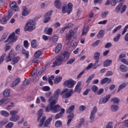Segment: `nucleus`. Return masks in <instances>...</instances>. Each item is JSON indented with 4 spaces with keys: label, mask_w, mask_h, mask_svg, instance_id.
<instances>
[{
    "label": "nucleus",
    "mask_w": 128,
    "mask_h": 128,
    "mask_svg": "<svg viewBox=\"0 0 128 128\" xmlns=\"http://www.w3.org/2000/svg\"><path fill=\"white\" fill-rule=\"evenodd\" d=\"M18 37L16 36V32H13L10 34L8 38L4 42H8L5 46V52H6L10 48V46L12 44V42H16L18 40ZM9 40L10 41L8 42Z\"/></svg>",
    "instance_id": "nucleus-1"
},
{
    "label": "nucleus",
    "mask_w": 128,
    "mask_h": 128,
    "mask_svg": "<svg viewBox=\"0 0 128 128\" xmlns=\"http://www.w3.org/2000/svg\"><path fill=\"white\" fill-rule=\"evenodd\" d=\"M74 94V90L71 89L68 92V88H66L60 92L63 98H68Z\"/></svg>",
    "instance_id": "nucleus-2"
},
{
    "label": "nucleus",
    "mask_w": 128,
    "mask_h": 128,
    "mask_svg": "<svg viewBox=\"0 0 128 128\" xmlns=\"http://www.w3.org/2000/svg\"><path fill=\"white\" fill-rule=\"evenodd\" d=\"M36 22L33 20H30L26 23L25 26L24 30H28V32H32L36 28Z\"/></svg>",
    "instance_id": "nucleus-3"
},
{
    "label": "nucleus",
    "mask_w": 128,
    "mask_h": 128,
    "mask_svg": "<svg viewBox=\"0 0 128 128\" xmlns=\"http://www.w3.org/2000/svg\"><path fill=\"white\" fill-rule=\"evenodd\" d=\"M43 110L42 109H40L38 111V122H40V124H38V126H39L40 128L41 126H42V124H44V120H46V116H43L42 118V120H40V118H42V113Z\"/></svg>",
    "instance_id": "nucleus-4"
},
{
    "label": "nucleus",
    "mask_w": 128,
    "mask_h": 128,
    "mask_svg": "<svg viewBox=\"0 0 128 128\" xmlns=\"http://www.w3.org/2000/svg\"><path fill=\"white\" fill-rule=\"evenodd\" d=\"M123 5L124 4L120 3L118 6H117L114 9L115 12L118 14V12H120L121 14H124V12H126V5Z\"/></svg>",
    "instance_id": "nucleus-5"
},
{
    "label": "nucleus",
    "mask_w": 128,
    "mask_h": 128,
    "mask_svg": "<svg viewBox=\"0 0 128 128\" xmlns=\"http://www.w3.org/2000/svg\"><path fill=\"white\" fill-rule=\"evenodd\" d=\"M64 60L61 55L56 56V61L53 62V65L52 66V68H54V66H62Z\"/></svg>",
    "instance_id": "nucleus-6"
},
{
    "label": "nucleus",
    "mask_w": 128,
    "mask_h": 128,
    "mask_svg": "<svg viewBox=\"0 0 128 128\" xmlns=\"http://www.w3.org/2000/svg\"><path fill=\"white\" fill-rule=\"evenodd\" d=\"M71 2H69L67 4V6H64L62 8V14H70L72 12V6H73Z\"/></svg>",
    "instance_id": "nucleus-7"
},
{
    "label": "nucleus",
    "mask_w": 128,
    "mask_h": 128,
    "mask_svg": "<svg viewBox=\"0 0 128 128\" xmlns=\"http://www.w3.org/2000/svg\"><path fill=\"white\" fill-rule=\"evenodd\" d=\"M76 84V81L72 80V79L65 80L63 84L64 86H67L69 88H72L74 86V84Z\"/></svg>",
    "instance_id": "nucleus-8"
},
{
    "label": "nucleus",
    "mask_w": 128,
    "mask_h": 128,
    "mask_svg": "<svg viewBox=\"0 0 128 128\" xmlns=\"http://www.w3.org/2000/svg\"><path fill=\"white\" fill-rule=\"evenodd\" d=\"M52 10H50L47 13L45 14L44 16V24H46L50 20V16H52Z\"/></svg>",
    "instance_id": "nucleus-9"
},
{
    "label": "nucleus",
    "mask_w": 128,
    "mask_h": 128,
    "mask_svg": "<svg viewBox=\"0 0 128 128\" xmlns=\"http://www.w3.org/2000/svg\"><path fill=\"white\" fill-rule=\"evenodd\" d=\"M16 52L14 50H12L8 54V56L6 57V60L7 62H10L14 58H16Z\"/></svg>",
    "instance_id": "nucleus-10"
},
{
    "label": "nucleus",
    "mask_w": 128,
    "mask_h": 128,
    "mask_svg": "<svg viewBox=\"0 0 128 128\" xmlns=\"http://www.w3.org/2000/svg\"><path fill=\"white\" fill-rule=\"evenodd\" d=\"M98 112V107L94 106L91 112V114L90 117V122H92L94 120V118H96V112Z\"/></svg>",
    "instance_id": "nucleus-11"
},
{
    "label": "nucleus",
    "mask_w": 128,
    "mask_h": 128,
    "mask_svg": "<svg viewBox=\"0 0 128 128\" xmlns=\"http://www.w3.org/2000/svg\"><path fill=\"white\" fill-rule=\"evenodd\" d=\"M110 98V94H108L104 97L102 99H100L99 101L100 104H106L108 102V100Z\"/></svg>",
    "instance_id": "nucleus-12"
},
{
    "label": "nucleus",
    "mask_w": 128,
    "mask_h": 128,
    "mask_svg": "<svg viewBox=\"0 0 128 128\" xmlns=\"http://www.w3.org/2000/svg\"><path fill=\"white\" fill-rule=\"evenodd\" d=\"M74 118V113H69V114L67 116V118H68L67 122V126H70V122H72V120Z\"/></svg>",
    "instance_id": "nucleus-13"
},
{
    "label": "nucleus",
    "mask_w": 128,
    "mask_h": 128,
    "mask_svg": "<svg viewBox=\"0 0 128 128\" xmlns=\"http://www.w3.org/2000/svg\"><path fill=\"white\" fill-rule=\"evenodd\" d=\"M61 109L62 108H60V106L58 104L52 106V112L56 114V112H58L60 111Z\"/></svg>",
    "instance_id": "nucleus-14"
},
{
    "label": "nucleus",
    "mask_w": 128,
    "mask_h": 128,
    "mask_svg": "<svg viewBox=\"0 0 128 128\" xmlns=\"http://www.w3.org/2000/svg\"><path fill=\"white\" fill-rule=\"evenodd\" d=\"M10 8L11 10H14V12H18V10H20V8L18 6H16V2H13L11 3Z\"/></svg>",
    "instance_id": "nucleus-15"
},
{
    "label": "nucleus",
    "mask_w": 128,
    "mask_h": 128,
    "mask_svg": "<svg viewBox=\"0 0 128 128\" xmlns=\"http://www.w3.org/2000/svg\"><path fill=\"white\" fill-rule=\"evenodd\" d=\"M64 60H68L70 58V54L68 51H66L61 54Z\"/></svg>",
    "instance_id": "nucleus-16"
},
{
    "label": "nucleus",
    "mask_w": 128,
    "mask_h": 128,
    "mask_svg": "<svg viewBox=\"0 0 128 128\" xmlns=\"http://www.w3.org/2000/svg\"><path fill=\"white\" fill-rule=\"evenodd\" d=\"M112 81V79L109 78L108 77H106L100 80V84H110Z\"/></svg>",
    "instance_id": "nucleus-17"
},
{
    "label": "nucleus",
    "mask_w": 128,
    "mask_h": 128,
    "mask_svg": "<svg viewBox=\"0 0 128 128\" xmlns=\"http://www.w3.org/2000/svg\"><path fill=\"white\" fill-rule=\"evenodd\" d=\"M81 86H82V81L78 82L74 88L75 92H80V88Z\"/></svg>",
    "instance_id": "nucleus-18"
},
{
    "label": "nucleus",
    "mask_w": 128,
    "mask_h": 128,
    "mask_svg": "<svg viewBox=\"0 0 128 128\" xmlns=\"http://www.w3.org/2000/svg\"><path fill=\"white\" fill-rule=\"evenodd\" d=\"M30 14V10H28V9L26 7H24L22 12V16H26Z\"/></svg>",
    "instance_id": "nucleus-19"
},
{
    "label": "nucleus",
    "mask_w": 128,
    "mask_h": 128,
    "mask_svg": "<svg viewBox=\"0 0 128 128\" xmlns=\"http://www.w3.org/2000/svg\"><path fill=\"white\" fill-rule=\"evenodd\" d=\"M20 56L14 57L12 60L11 64H12V66H14L16 64H18V62H20Z\"/></svg>",
    "instance_id": "nucleus-20"
},
{
    "label": "nucleus",
    "mask_w": 128,
    "mask_h": 128,
    "mask_svg": "<svg viewBox=\"0 0 128 128\" xmlns=\"http://www.w3.org/2000/svg\"><path fill=\"white\" fill-rule=\"evenodd\" d=\"M62 44L60 43H58L55 48L54 52L56 54H58V52L62 50Z\"/></svg>",
    "instance_id": "nucleus-21"
},
{
    "label": "nucleus",
    "mask_w": 128,
    "mask_h": 128,
    "mask_svg": "<svg viewBox=\"0 0 128 128\" xmlns=\"http://www.w3.org/2000/svg\"><path fill=\"white\" fill-rule=\"evenodd\" d=\"M54 6L58 10H60L62 8V2L60 0H56L54 1Z\"/></svg>",
    "instance_id": "nucleus-22"
},
{
    "label": "nucleus",
    "mask_w": 128,
    "mask_h": 128,
    "mask_svg": "<svg viewBox=\"0 0 128 128\" xmlns=\"http://www.w3.org/2000/svg\"><path fill=\"white\" fill-rule=\"evenodd\" d=\"M74 108H76L74 105H72V106H69L66 110V114H74V112H74Z\"/></svg>",
    "instance_id": "nucleus-23"
},
{
    "label": "nucleus",
    "mask_w": 128,
    "mask_h": 128,
    "mask_svg": "<svg viewBox=\"0 0 128 128\" xmlns=\"http://www.w3.org/2000/svg\"><path fill=\"white\" fill-rule=\"evenodd\" d=\"M72 38V30L69 31V33H66V40H70Z\"/></svg>",
    "instance_id": "nucleus-24"
},
{
    "label": "nucleus",
    "mask_w": 128,
    "mask_h": 128,
    "mask_svg": "<svg viewBox=\"0 0 128 128\" xmlns=\"http://www.w3.org/2000/svg\"><path fill=\"white\" fill-rule=\"evenodd\" d=\"M20 117L18 115L14 116H12L10 118V120L11 122H18V120H20Z\"/></svg>",
    "instance_id": "nucleus-25"
},
{
    "label": "nucleus",
    "mask_w": 128,
    "mask_h": 128,
    "mask_svg": "<svg viewBox=\"0 0 128 128\" xmlns=\"http://www.w3.org/2000/svg\"><path fill=\"white\" fill-rule=\"evenodd\" d=\"M54 100V97H50V98L48 99V102H50V104H49L51 106H54L56 104V100Z\"/></svg>",
    "instance_id": "nucleus-26"
},
{
    "label": "nucleus",
    "mask_w": 128,
    "mask_h": 128,
    "mask_svg": "<svg viewBox=\"0 0 128 128\" xmlns=\"http://www.w3.org/2000/svg\"><path fill=\"white\" fill-rule=\"evenodd\" d=\"M112 60H106L104 62V68H108V66H110L112 64Z\"/></svg>",
    "instance_id": "nucleus-27"
},
{
    "label": "nucleus",
    "mask_w": 128,
    "mask_h": 128,
    "mask_svg": "<svg viewBox=\"0 0 128 128\" xmlns=\"http://www.w3.org/2000/svg\"><path fill=\"white\" fill-rule=\"evenodd\" d=\"M100 52H96L94 54V60L96 62L100 61Z\"/></svg>",
    "instance_id": "nucleus-28"
},
{
    "label": "nucleus",
    "mask_w": 128,
    "mask_h": 128,
    "mask_svg": "<svg viewBox=\"0 0 128 128\" xmlns=\"http://www.w3.org/2000/svg\"><path fill=\"white\" fill-rule=\"evenodd\" d=\"M88 32V26H84L83 28L82 36H86V34Z\"/></svg>",
    "instance_id": "nucleus-29"
},
{
    "label": "nucleus",
    "mask_w": 128,
    "mask_h": 128,
    "mask_svg": "<svg viewBox=\"0 0 128 128\" xmlns=\"http://www.w3.org/2000/svg\"><path fill=\"white\" fill-rule=\"evenodd\" d=\"M120 72H126L128 71V67L125 65L122 64L120 66Z\"/></svg>",
    "instance_id": "nucleus-30"
},
{
    "label": "nucleus",
    "mask_w": 128,
    "mask_h": 128,
    "mask_svg": "<svg viewBox=\"0 0 128 128\" xmlns=\"http://www.w3.org/2000/svg\"><path fill=\"white\" fill-rule=\"evenodd\" d=\"M44 32L46 34H52V28H46Z\"/></svg>",
    "instance_id": "nucleus-31"
},
{
    "label": "nucleus",
    "mask_w": 128,
    "mask_h": 128,
    "mask_svg": "<svg viewBox=\"0 0 128 128\" xmlns=\"http://www.w3.org/2000/svg\"><path fill=\"white\" fill-rule=\"evenodd\" d=\"M62 77L60 76H58L56 77L54 82L56 84H58L60 82H62Z\"/></svg>",
    "instance_id": "nucleus-32"
},
{
    "label": "nucleus",
    "mask_w": 128,
    "mask_h": 128,
    "mask_svg": "<svg viewBox=\"0 0 128 128\" xmlns=\"http://www.w3.org/2000/svg\"><path fill=\"white\" fill-rule=\"evenodd\" d=\"M104 30H100V31L98 32V34H97V38H102L104 36Z\"/></svg>",
    "instance_id": "nucleus-33"
},
{
    "label": "nucleus",
    "mask_w": 128,
    "mask_h": 128,
    "mask_svg": "<svg viewBox=\"0 0 128 128\" xmlns=\"http://www.w3.org/2000/svg\"><path fill=\"white\" fill-rule=\"evenodd\" d=\"M52 118L50 117V118H48L46 120V121L45 122L44 124V126L45 127L48 126V124H50V122H52Z\"/></svg>",
    "instance_id": "nucleus-34"
},
{
    "label": "nucleus",
    "mask_w": 128,
    "mask_h": 128,
    "mask_svg": "<svg viewBox=\"0 0 128 128\" xmlns=\"http://www.w3.org/2000/svg\"><path fill=\"white\" fill-rule=\"evenodd\" d=\"M22 54H24L26 58H28V56H30V52H28V51H26V50L22 49Z\"/></svg>",
    "instance_id": "nucleus-35"
},
{
    "label": "nucleus",
    "mask_w": 128,
    "mask_h": 128,
    "mask_svg": "<svg viewBox=\"0 0 128 128\" xmlns=\"http://www.w3.org/2000/svg\"><path fill=\"white\" fill-rule=\"evenodd\" d=\"M20 82V78H17L13 82L12 84V88H14V86H16V84H18Z\"/></svg>",
    "instance_id": "nucleus-36"
},
{
    "label": "nucleus",
    "mask_w": 128,
    "mask_h": 128,
    "mask_svg": "<svg viewBox=\"0 0 128 128\" xmlns=\"http://www.w3.org/2000/svg\"><path fill=\"white\" fill-rule=\"evenodd\" d=\"M10 90L8 89H6L4 92L3 96L4 98H8V96H10Z\"/></svg>",
    "instance_id": "nucleus-37"
},
{
    "label": "nucleus",
    "mask_w": 128,
    "mask_h": 128,
    "mask_svg": "<svg viewBox=\"0 0 128 128\" xmlns=\"http://www.w3.org/2000/svg\"><path fill=\"white\" fill-rule=\"evenodd\" d=\"M126 86H128V84L126 83H122V84H121L118 87L117 92H120V90H122V88H126Z\"/></svg>",
    "instance_id": "nucleus-38"
},
{
    "label": "nucleus",
    "mask_w": 128,
    "mask_h": 128,
    "mask_svg": "<svg viewBox=\"0 0 128 128\" xmlns=\"http://www.w3.org/2000/svg\"><path fill=\"white\" fill-rule=\"evenodd\" d=\"M54 79V76L52 75L49 78H48V82H49L50 86H52L54 84V82H52V80Z\"/></svg>",
    "instance_id": "nucleus-39"
},
{
    "label": "nucleus",
    "mask_w": 128,
    "mask_h": 128,
    "mask_svg": "<svg viewBox=\"0 0 128 128\" xmlns=\"http://www.w3.org/2000/svg\"><path fill=\"white\" fill-rule=\"evenodd\" d=\"M60 89H57L54 92V96L56 98H58V96H60Z\"/></svg>",
    "instance_id": "nucleus-40"
},
{
    "label": "nucleus",
    "mask_w": 128,
    "mask_h": 128,
    "mask_svg": "<svg viewBox=\"0 0 128 128\" xmlns=\"http://www.w3.org/2000/svg\"><path fill=\"white\" fill-rule=\"evenodd\" d=\"M9 100L10 99L8 98H2L0 100V106H2V104H8Z\"/></svg>",
    "instance_id": "nucleus-41"
},
{
    "label": "nucleus",
    "mask_w": 128,
    "mask_h": 128,
    "mask_svg": "<svg viewBox=\"0 0 128 128\" xmlns=\"http://www.w3.org/2000/svg\"><path fill=\"white\" fill-rule=\"evenodd\" d=\"M118 110V106L112 104L111 106V110H112V112H116V110Z\"/></svg>",
    "instance_id": "nucleus-42"
},
{
    "label": "nucleus",
    "mask_w": 128,
    "mask_h": 128,
    "mask_svg": "<svg viewBox=\"0 0 128 128\" xmlns=\"http://www.w3.org/2000/svg\"><path fill=\"white\" fill-rule=\"evenodd\" d=\"M94 78V74H93L88 78L86 84H90Z\"/></svg>",
    "instance_id": "nucleus-43"
},
{
    "label": "nucleus",
    "mask_w": 128,
    "mask_h": 128,
    "mask_svg": "<svg viewBox=\"0 0 128 128\" xmlns=\"http://www.w3.org/2000/svg\"><path fill=\"white\" fill-rule=\"evenodd\" d=\"M62 126V122L60 120H57L55 122L56 128H60Z\"/></svg>",
    "instance_id": "nucleus-44"
},
{
    "label": "nucleus",
    "mask_w": 128,
    "mask_h": 128,
    "mask_svg": "<svg viewBox=\"0 0 128 128\" xmlns=\"http://www.w3.org/2000/svg\"><path fill=\"white\" fill-rule=\"evenodd\" d=\"M0 114L2 116H10V113H8V112L2 110L0 111Z\"/></svg>",
    "instance_id": "nucleus-45"
},
{
    "label": "nucleus",
    "mask_w": 128,
    "mask_h": 128,
    "mask_svg": "<svg viewBox=\"0 0 128 128\" xmlns=\"http://www.w3.org/2000/svg\"><path fill=\"white\" fill-rule=\"evenodd\" d=\"M8 38V34L4 33L0 38V42H4V40H6Z\"/></svg>",
    "instance_id": "nucleus-46"
},
{
    "label": "nucleus",
    "mask_w": 128,
    "mask_h": 128,
    "mask_svg": "<svg viewBox=\"0 0 128 128\" xmlns=\"http://www.w3.org/2000/svg\"><path fill=\"white\" fill-rule=\"evenodd\" d=\"M91 90L94 92H97L98 90V86L96 85H93L91 87Z\"/></svg>",
    "instance_id": "nucleus-47"
},
{
    "label": "nucleus",
    "mask_w": 128,
    "mask_h": 128,
    "mask_svg": "<svg viewBox=\"0 0 128 128\" xmlns=\"http://www.w3.org/2000/svg\"><path fill=\"white\" fill-rule=\"evenodd\" d=\"M42 55V52L40 51H37L34 54V57L36 58H38L40 56Z\"/></svg>",
    "instance_id": "nucleus-48"
},
{
    "label": "nucleus",
    "mask_w": 128,
    "mask_h": 128,
    "mask_svg": "<svg viewBox=\"0 0 128 128\" xmlns=\"http://www.w3.org/2000/svg\"><path fill=\"white\" fill-rule=\"evenodd\" d=\"M50 110L52 112V106L49 104L46 108V112H50Z\"/></svg>",
    "instance_id": "nucleus-49"
},
{
    "label": "nucleus",
    "mask_w": 128,
    "mask_h": 128,
    "mask_svg": "<svg viewBox=\"0 0 128 128\" xmlns=\"http://www.w3.org/2000/svg\"><path fill=\"white\" fill-rule=\"evenodd\" d=\"M8 20V17H6V16L1 20V24H6Z\"/></svg>",
    "instance_id": "nucleus-50"
},
{
    "label": "nucleus",
    "mask_w": 128,
    "mask_h": 128,
    "mask_svg": "<svg viewBox=\"0 0 128 128\" xmlns=\"http://www.w3.org/2000/svg\"><path fill=\"white\" fill-rule=\"evenodd\" d=\"M122 28V25H119L117 27L115 28L113 30H112V34H116L118 30H120Z\"/></svg>",
    "instance_id": "nucleus-51"
},
{
    "label": "nucleus",
    "mask_w": 128,
    "mask_h": 128,
    "mask_svg": "<svg viewBox=\"0 0 128 128\" xmlns=\"http://www.w3.org/2000/svg\"><path fill=\"white\" fill-rule=\"evenodd\" d=\"M111 102H114V104H118L120 102V99L117 98H113L110 100Z\"/></svg>",
    "instance_id": "nucleus-52"
},
{
    "label": "nucleus",
    "mask_w": 128,
    "mask_h": 128,
    "mask_svg": "<svg viewBox=\"0 0 128 128\" xmlns=\"http://www.w3.org/2000/svg\"><path fill=\"white\" fill-rule=\"evenodd\" d=\"M109 12L108 10H106L104 12H102L101 14V16L102 18H106V15L108 14Z\"/></svg>",
    "instance_id": "nucleus-53"
},
{
    "label": "nucleus",
    "mask_w": 128,
    "mask_h": 128,
    "mask_svg": "<svg viewBox=\"0 0 128 128\" xmlns=\"http://www.w3.org/2000/svg\"><path fill=\"white\" fill-rule=\"evenodd\" d=\"M6 54L4 53L2 54L1 57L0 58V64H2V62H4V58H6Z\"/></svg>",
    "instance_id": "nucleus-54"
},
{
    "label": "nucleus",
    "mask_w": 128,
    "mask_h": 128,
    "mask_svg": "<svg viewBox=\"0 0 128 128\" xmlns=\"http://www.w3.org/2000/svg\"><path fill=\"white\" fill-rule=\"evenodd\" d=\"M120 36H121L120 34H118L117 36H115L113 39L114 42H118V40L120 38Z\"/></svg>",
    "instance_id": "nucleus-55"
},
{
    "label": "nucleus",
    "mask_w": 128,
    "mask_h": 128,
    "mask_svg": "<svg viewBox=\"0 0 128 128\" xmlns=\"http://www.w3.org/2000/svg\"><path fill=\"white\" fill-rule=\"evenodd\" d=\"M98 66H100V65H98V61H95V63L94 64H92V68L94 70H96Z\"/></svg>",
    "instance_id": "nucleus-56"
},
{
    "label": "nucleus",
    "mask_w": 128,
    "mask_h": 128,
    "mask_svg": "<svg viewBox=\"0 0 128 128\" xmlns=\"http://www.w3.org/2000/svg\"><path fill=\"white\" fill-rule=\"evenodd\" d=\"M6 18H8V20H10L12 16V10H9L8 11V14L7 16H6Z\"/></svg>",
    "instance_id": "nucleus-57"
},
{
    "label": "nucleus",
    "mask_w": 128,
    "mask_h": 128,
    "mask_svg": "<svg viewBox=\"0 0 128 128\" xmlns=\"http://www.w3.org/2000/svg\"><path fill=\"white\" fill-rule=\"evenodd\" d=\"M84 122V118H82L80 120V124L76 126V128H80V126H82V124Z\"/></svg>",
    "instance_id": "nucleus-58"
},
{
    "label": "nucleus",
    "mask_w": 128,
    "mask_h": 128,
    "mask_svg": "<svg viewBox=\"0 0 128 128\" xmlns=\"http://www.w3.org/2000/svg\"><path fill=\"white\" fill-rule=\"evenodd\" d=\"M76 62V58H73L72 59H70L68 62H66V64H72L74 62Z\"/></svg>",
    "instance_id": "nucleus-59"
},
{
    "label": "nucleus",
    "mask_w": 128,
    "mask_h": 128,
    "mask_svg": "<svg viewBox=\"0 0 128 128\" xmlns=\"http://www.w3.org/2000/svg\"><path fill=\"white\" fill-rule=\"evenodd\" d=\"M126 58V52H124L119 56V58L120 60H122V58Z\"/></svg>",
    "instance_id": "nucleus-60"
},
{
    "label": "nucleus",
    "mask_w": 128,
    "mask_h": 128,
    "mask_svg": "<svg viewBox=\"0 0 128 128\" xmlns=\"http://www.w3.org/2000/svg\"><path fill=\"white\" fill-rule=\"evenodd\" d=\"M31 46L33 48H36V40H33L31 42Z\"/></svg>",
    "instance_id": "nucleus-61"
},
{
    "label": "nucleus",
    "mask_w": 128,
    "mask_h": 128,
    "mask_svg": "<svg viewBox=\"0 0 128 128\" xmlns=\"http://www.w3.org/2000/svg\"><path fill=\"white\" fill-rule=\"evenodd\" d=\"M14 126V122H8L6 125L5 128H11Z\"/></svg>",
    "instance_id": "nucleus-62"
},
{
    "label": "nucleus",
    "mask_w": 128,
    "mask_h": 128,
    "mask_svg": "<svg viewBox=\"0 0 128 128\" xmlns=\"http://www.w3.org/2000/svg\"><path fill=\"white\" fill-rule=\"evenodd\" d=\"M118 2V0H112L111 1L110 4L112 6H115Z\"/></svg>",
    "instance_id": "nucleus-63"
},
{
    "label": "nucleus",
    "mask_w": 128,
    "mask_h": 128,
    "mask_svg": "<svg viewBox=\"0 0 128 128\" xmlns=\"http://www.w3.org/2000/svg\"><path fill=\"white\" fill-rule=\"evenodd\" d=\"M58 40V37L56 35H54L52 38V40L54 43L56 42Z\"/></svg>",
    "instance_id": "nucleus-64"
}]
</instances>
